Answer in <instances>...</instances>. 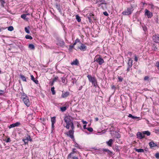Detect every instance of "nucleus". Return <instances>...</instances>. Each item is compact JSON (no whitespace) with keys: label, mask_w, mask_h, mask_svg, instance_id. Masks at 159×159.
Returning a JSON list of instances; mask_svg holds the SVG:
<instances>
[{"label":"nucleus","mask_w":159,"mask_h":159,"mask_svg":"<svg viewBox=\"0 0 159 159\" xmlns=\"http://www.w3.org/2000/svg\"><path fill=\"white\" fill-rule=\"evenodd\" d=\"M70 127L71 129L70 130L66 132L65 134L70 138L74 139L75 126L73 122H71V125Z\"/></svg>","instance_id":"1"},{"label":"nucleus","mask_w":159,"mask_h":159,"mask_svg":"<svg viewBox=\"0 0 159 159\" xmlns=\"http://www.w3.org/2000/svg\"><path fill=\"white\" fill-rule=\"evenodd\" d=\"M94 62H97L100 65H102L105 62L101 56L99 54H97L96 55L94 58Z\"/></svg>","instance_id":"2"},{"label":"nucleus","mask_w":159,"mask_h":159,"mask_svg":"<svg viewBox=\"0 0 159 159\" xmlns=\"http://www.w3.org/2000/svg\"><path fill=\"white\" fill-rule=\"evenodd\" d=\"M105 1H97L94 4H97V6H101L102 9L104 10L107 8V3Z\"/></svg>","instance_id":"3"},{"label":"nucleus","mask_w":159,"mask_h":159,"mask_svg":"<svg viewBox=\"0 0 159 159\" xmlns=\"http://www.w3.org/2000/svg\"><path fill=\"white\" fill-rule=\"evenodd\" d=\"M134 9L132 6L130 7L127 8L126 10H125L124 11L122 12L123 15L124 16H128L131 14Z\"/></svg>","instance_id":"4"},{"label":"nucleus","mask_w":159,"mask_h":159,"mask_svg":"<svg viewBox=\"0 0 159 159\" xmlns=\"http://www.w3.org/2000/svg\"><path fill=\"white\" fill-rule=\"evenodd\" d=\"M133 60L131 58H129L128 60V62L127 63V71L128 72L130 70H132V67L133 65Z\"/></svg>","instance_id":"5"},{"label":"nucleus","mask_w":159,"mask_h":159,"mask_svg":"<svg viewBox=\"0 0 159 159\" xmlns=\"http://www.w3.org/2000/svg\"><path fill=\"white\" fill-rule=\"evenodd\" d=\"M25 137V138L22 139V141L24 142V144H28L29 141H30L31 142L33 141L32 139L31 138L30 135L27 134V136Z\"/></svg>","instance_id":"6"},{"label":"nucleus","mask_w":159,"mask_h":159,"mask_svg":"<svg viewBox=\"0 0 159 159\" xmlns=\"http://www.w3.org/2000/svg\"><path fill=\"white\" fill-rule=\"evenodd\" d=\"M57 45L61 47H64L65 44L64 41L60 39H57Z\"/></svg>","instance_id":"7"},{"label":"nucleus","mask_w":159,"mask_h":159,"mask_svg":"<svg viewBox=\"0 0 159 159\" xmlns=\"http://www.w3.org/2000/svg\"><path fill=\"white\" fill-rule=\"evenodd\" d=\"M22 101L24 104L27 106L29 107L30 105V102L29 98L27 97L25 98H24L22 99Z\"/></svg>","instance_id":"8"},{"label":"nucleus","mask_w":159,"mask_h":159,"mask_svg":"<svg viewBox=\"0 0 159 159\" xmlns=\"http://www.w3.org/2000/svg\"><path fill=\"white\" fill-rule=\"evenodd\" d=\"M86 16L88 18L89 21L90 22H91L92 21V18H93L94 20L95 19L94 17V15L93 14V13L92 12H91L89 14H87L86 15Z\"/></svg>","instance_id":"9"},{"label":"nucleus","mask_w":159,"mask_h":159,"mask_svg":"<svg viewBox=\"0 0 159 159\" xmlns=\"http://www.w3.org/2000/svg\"><path fill=\"white\" fill-rule=\"evenodd\" d=\"M55 5L56 6V8L57 9V10L59 12H60V14L61 15L62 14V11L61 10V6L60 4L59 3L56 2Z\"/></svg>","instance_id":"10"},{"label":"nucleus","mask_w":159,"mask_h":159,"mask_svg":"<svg viewBox=\"0 0 159 159\" xmlns=\"http://www.w3.org/2000/svg\"><path fill=\"white\" fill-rule=\"evenodd\" d=\"M153 40L156 43H159V35L155 34L152 36Z\"/></svg>","instance_id":"11"},{"label":"nucleus","mask_w":159,"mask_h":159,"mask_svg":"<svg viewBox=\"0 0 159 159\" xmlns=\"http://www.w3.org/2000/svg\"><path fill=\"white\" fill-rule=\"evenodd\" d=\"M145 15L147 16L148 18H151L153 16L152 13L146 9L145 10Z\"/></svg>","instance_id":"12"},{"label":"nucleus","mask_w":159,"mask_h":159,"mask_svg":"<svg viewBox=\"0 0 159 159\" xmlns=\"http://www.w3.org/2000/svg\"><path fill=\"white\" fill-rule=\"evenodd\" d=\"M136 136L137 138L139 139H141L145 138V136L140 132H137Z\"/></svg>","instance_id":"13"},{"label":"nucleus","mask_w":159,"mask_h":159,"mask_svg":"<svg viewBox=\"0 0 159 159\" xmlns=\"http://www.w3.org/2000/svg\"><path fill=\"white\" fill-rule=\"evenodd\" d=\"M72 119V117L70 116H66L64 118V120L66 123H68V122H71Z\"/></svg>","instance_id":"14"},{"label":"nucleus","mask_w":159,"mask_h":159,"mask_svg":"<svg viewBox=\"0 0 159 159\" xmlns=\"http://www.w3.org/2000/svg\"><path fill=\"white\" fill-rule=\"evenodd\" d=\"M81 43L80 46L79 47V48L80 49L81 51H85L87 49V47L84 43Z\"/></svg>","instance_id":"15"},{"label":"nucleus","mask_w":159,"mask_h":159,"mask_svg":"<svg viewBox=\"0 0 159 159\" xmlns=\"http://www.w3.org/2000/svg\"><path fill=\"white\" fill-rule=\"evenodd\" d=\"M87 77H88L89 81L90 82H92L94 80H96V79L95 76L92 77L91 75L88 74L87 75Z\"/></svg>","instance_id":"16"},{"label":"nucleus","mask_w":159,"mask_h":159,"mask_svg":"<svg viewBox=\"0 0 159 159\" xmlns=\"http://www.w3.org/2000/svg\"><path fill=\"white\" fill-rule=\"evenodd\" d=\"M102 151L104 152H106L107 153V155L109 156H112V155H113V152L108 149L103 148Z\"/></svg>","instance_id":"17"},{"label":"nucleus","mask_w":159,"mask_h":159,"mask_svg":"<svg viewBox=\"0 0 159 159\" xmlns=\"http://www.w3.org/2000/svg\"><path fill=\"white\" fill-rule=\"evenodd\" d=\"M62 93L61 95V97L62 98H65L68 96H69L70 95V93L69 92H63L62 91Z\"/></svg>","instance_id":"18"},{"label":"nucleus","mask_w":159,"mask_h":159,"mask_svg":"<svg viewBox=\"0 0 159 159\" xmlns=\"http://www.w3.org/2000/svg\"><path fill=\"white\" fill-rule=\"evenodd\" d=\"M20 122H16L15 123H13V124H12L10 125H9V128L10 129V128H13V127H15L18 126H19L20 125Z\"/></svg>","instance_id":"19"},{"label":"nucleus","mask_w":159,"mask_h":159,"mask_svg":"<svg viewBox=\"0 0 159 159\" xmlns=\"http://www.w3.org/2000/svg\"><path fill=\"white\" fill-rule=\"evenodd\" d=\"M51 14L52 15H53V16H54V19L58 21L61 23V24L62 25H63V27H65V26L63 24V23L61 22V21H60V18L59 17L56 16V15H54L52 12H51Z\"/></svg>","instance_id":"20"},{"label":"nucleus","mask_w":159,"mask_h":159,"mask_svg":"<svg viewBox=\"0 0 159 159\" xmlns=\"http://www.w3.org/2000/svg\"><path fill=\"white\" fill-rule=\"evenodd\" d=\"M113 140L112 139H109L108 141H107L106 142L107 144L109 147H111L112 145L113 142Z\"/></svg>","instance_id":"21"},{"label":"nucleus","mask_w":159,"mask_h":159,"mask_svg":"<svg viewBox=\"0 0 159 159\" xmlns=\"http://www.w3.org/2000/svg\"><path fill=\"white\" fill-rule=\"evenodd\" d=\"M149 146L151 148L157 146V144L155 143L153 141H151L149 143Z\"/></svg>","instance_id":"22"},{"label":"nucleus","mask_w":159,"mask_h":159,"mask_svg":"<svg viewBox=\"0 0 159 159\" xmlns=\"http://www.w3.org/2000/svg\"><path fill=\"white\" fill-rule=\"evenodd\" d=\"M71 139H72V141L74 142V143L75 144L74 146H75V147H76L77 148H78L79 149H80V146L76 142V141H75V139L74 138V139H73V138H71Z\"/></svg>","instance_id":"23"},{"label":"nucleus","mask_w":159,"mask_h":159,"mask_svg":"<svg viewBox=\"0 0 159 159\" xmlns=\"http://www.w3.org/2000/svg\"><path fill=\"white\" fill-rule=\"evenodd\" d=\"M128 116L129 117L132 118V119H135V120L138 119V120H140V118L139 117H138L137 116H133L132 114H129Z\"/></svg>","instance_id":"24"},{"label":"nucleus","mask_w":159,"mask_h":159,"mask_svg":"<svg viewBox=\"0 0 159 159\" xmlns=\"http://www.w3.org/2000/svg\"><path fill=\"white\" fill-rule=\"evenodd\" d=\"M71 65H75L78 66L79 64V62L77 59H76L72 61L71 63Z\"/></svg>","instance_id":"25"},{"label":"nucleus","mask_w":159,"mask_h":159,"mask_svg":"<svg viewBox=\"0 0 159 159\" xmlns=\"http://www.w3.org/2000/svg\"><path fill=\"white\" fill-rule=\"evenodd\" d=\"M19 76L23 81L25 82L27 81L26 78L24 75H23L21 74H20Z\"/></svg>","instance_id":"26"},{"label":"nucleus","mask_w":159,"mask_h":159,"mask_svg":"<svg viewBox=\"0 0 159 159\" xmlns=\"http://www.w3.org/2000/svg\"><path fill=\"white\" fill-rule=\"evenodd\" d=\"M31 80H33L35 84H39V81L37 80H35L33 75H31Z\"/></svg>","instance_id":"27"},{"label":"nucleus","mask_w":159,"mask_h":159,"mask_svg":"<svg viewBox=\"0 0 159 159\" xmlns=\"http://www.w3.org/2000/svg\"><path fill=\"white\" fill-rule=\"evenodd\" d=\"M142 133L144 135L145 134L148 136H149L151 134L150 132L148 130L143 131Z\"/></svg>","instance_id":"28"},{"label":"nucleus","mask_w":159,"mask_h":159,"mask_svg":"<svg viewBox=\"0 0 159 159\" xmlns=\"http://www.w3.org/2000/svg\"><path fill=\"white\" fill-rule=\"evenodd\" d=\"M92 85L95 88H96L97 86H98L97 84V80H94V81L92 82Z\"/></svg>","instance_id":"29"},{"label":"nucleus","mask_w":159,"mask_h":159,"mask_svg":"<svg viewBox=\"0 0 159 159\" xmlns=\"http://www.w3.org/2000/svg\"><path fill=\"white\" fill-rule=\"evenodd\" d=\"M30 29V27L29 26H28L27 27H26L25 28V32L27 34L30 33V31L29 29Z\"/></svg>","instance_id":"30"},{"label":"nucleus","mask_w":159,"mask_h":159,"mask_svg":"<svg viewBox=\"0 0 159 159\" xmlns=\"http://www.w3.org/2000/svg\"><path fill=\"white\" fill-rule=\"evenodd\" d=\"M71 122H72L66 123V125L65 127L67 129H70V126H71Z\"/></svg>","instance_id":"31"},{"label":"nucleus","mask_w":159,"mask_h":159,"mask_svg":"<svg viewBox=\"0 0 159 159\" xmlns=\"http://www.w3.org/2000/svg\"><path fill=\"white\" fill-rule=\"evenodd\" d=\"M135 150L136 152H144V150L143 149H141V148H140V149L135 148Z\"/></svg>","instance_id":"32"},{"label":"nucleus","mask_w":159,"mask_h":159,"mask_svg":"<svg viewBox=\"0 0 159 159\" xmlns=\"http://www.w3.org/2000/svg\"><path fill=\"white\" fill-rule=\"evenodd\" d=\"M51 121L52 124H55L56 122V117L53 116L51 118Z\"/></svg>","instance_id":"33"},{"label":"nucleus","mask_w":159,"mask_h":159,"mask_svg":"<svg viewBox=\"0 0 159 159\" xmlns=\"http://www.w3.org/2000/svg\"><path fill=\"white\" fill-rule=\"evenodd\" d=\"M29 48L30 49H35V47L34 45L32 44H30L29 45Z\"/></svg>","instance_id":"34"},{"label":"nucleus","mask_w":159,"mask_h":159,"mask_svg":"<svg viewBox=\"0 0 159 159\" xmlns=\"http://www.w3.org/2000/svg\"><path fill=\"white\" fill-rule=\"evenodd\" d=\"M27 97L28 96H27V95L23 92L21 94V98L22 99L24 98H25Z\"/></svg>","instance_id":"35"},{"label":"nucleus","mask_w":159,"mask_h":159,"mask_svg":"<svg viewBox=\"0 0 159 159\" xmlns=\"http://www.w3.org/2000/svg\"><path fill=\"white\" fill-rule=\"evenodd\" d=\"M54 89L55 88L54 87H53L51 88V91L52 92V94L53 95H55L56 94V92Z\"/></svg>","instance_id":"36"},{"label":"nucleus","mask_w":159,"mask_h":159,"mask_svg":"<svg viewBox=\"0 0 159 159\" xmlns=\"http://www.w3.org/2000/svg\"><path fill=\"white\" fill-rule=\"evenodd\" d=\"M76 19L78 22H80L81 21V19L80 17L78 15H76Z\"/></svg>","instance_id":"37"},{"label":"nucleus","mask_w":159,"mask_h":159,"mask_svg":"<svg viewBox=\"0 0 159 159\" xmlns=\"http://www.w3.org/2000/svg\"><path fill=\"white\" fill-rule=\"evenodd\" d=\"M120 146H115L114 149L116 152H119L120 150Z\"/></svg>","instance_id":"38"},{"label":"nucleus","mask_w":159,"mask_h":159,"mask_svg":"<svg viewBox=\"0 0 159 159\" xmlns=\"http://www.w3.org/2000/svg\"><path fill=\"white\" fill-rule=\"evenodd\" d=\"M25 38L27 39H30L31 40L33 39L32 37L30 35H26L25 36Z\"/></svg>","instance_id":"39"},{"label":"nucleus","mask_w":159,"mask_h":159,"mask_svg":"<svg viewBox=\"0 0 159 159\" xmlns=\"http://www.w3.org/2000/svg\"><path fill=\"white\" fill-rule=\"evenodd\" d=\"M66 109L67 108L66 107H60L61 110L62 112H64L66 111Z\"/></svg>","instance_id":"40"},{"label":"nucleus","mask_w":159,"mask_h":159,"mask_svg":"<svg viewBox=\"0 0 159 159\" xmlns=\"http://www.w3.org/2000/svg\"><path fill=\"white\" fill-rule=\"evenodd\" d=\"M54 124H52L51 133H52L53 130H54L55 126H54Z\"/></svg>","instance_id":"41"},{"label":"nucleus","mask_w":159,"mask_h":159,"mask_svg":"<svg viewBox=\"0 0 159 159\" xmlns=\"http://www.w3.org/2000/svg\"><path fill=\"white\" fill-rule=\"evenodd\" d=\"M8 30L10 31H12L14 30V28L12 26H10L8 27Z\"/></svg>","instance_id":"42"},{"label":"nucleus","mask_w":159,"mask_h":159,"mask_svg":"<svg viewBox=\"0 0 159 159\" xmlns=\"http://www.w3.org/2000/svg\"><path fill=\"white\" fill-rule=\"evenodd\" d=\"M144 81H146V80L149 81L150 79H149V76H145L144 78Z\"/></svg>","instance_id":"43"},{"label":"nucleus","mask_w":159,"mask_h":159,"mask_svg":"<svg viewBox=\"0 0 159 159\" xmlns=\"http://www.w3.org/2000/svg\"><path fill=\"white\" fill-rule=\"evenodd\" d=\"M80 42V39H77L75 40V42L73 43V44H74V45H75L77 43Z\"/></svg>","instance_id":"44"},{"label":"nucleus","mask_w":159,"mask_h":159,"mask_svg":"<svg viewBox=\"0 0 159 159\" xmlns=\"http://www.w3.org/2000/svg\"><path fill=\"white\" fill-rule=\"evenodd\" d=\"M29 15V14H22L21 15V17L23 19H25L27 15Z\"/></svg>","instance_id":"45"},{"label":"nucleus","mask_w":159,"mask_h":159,"mask_svg":"<svg viewBox=\"0 0 159 159\" xmlns=\"http://www.w3.org/2000/svg\"><path fill=\"white\" fill-rule=\"evenodd\" d=\"M118 79L119 81L120 82H121L123 81V78L120 76H118Z\"/></svg>","instance_id":"46"},{"label":"nucleus","mask_w":159,"mask_h":159,"mask_svg":"<svg viewBox=\"0 0 159 159\" xmlns=\"http://www.w3.org/2000/svg\"><path fill=\"white\" fill-rule=\"evenodd\" d=\"M87 129L90 132H92L93 131V129L92 127L88 128Z\"/></svg>","instance_id":"47"},{"label":"nucleus","mask_w":159,"mask_h":159,"mask_svg":"<svg viewBox=\"0 0 159 159\" xmlns=\"http://www.w3.org/2000/svg\"><path fill=\"white\" fill-rule=\"evenodd\" d=\"M4 141H5L6 143L10 142L11 141L10 138L9 137L7 139L4 140Z\"/></svg>","instance_id":"48"},{"label":"nucleus","mask_w":159,"mask_h":159,"mask_svg":"<svg viewBox=\"0 0 159 159\" xmlns=\"http://www.w3.org/2000/svg\"><path fill=\"white\" fill-rule=\"evenodd\" d=\"M4 93L5 92L4 90H2L0 89V96L3 95Z\"/></svg>","instance_id":"49"},{"label":"nucleus","mask_w":159,"mask_h":159,"mask_svg":"<svg viewBox=\"0 0 159 159\" xmlns=\"http://www.w3.org/2000/svg\"><path fill=\"white\" fill-rule=\"evenodd\" d=\"M58 76H55L54 78L53 79V80L55 82L58 80Z\"/></svg>","instance_id":"50"},{"label":"nucleus","mask_w":159,"mask_h":159,"mask_svg":"<svg viewBox=\"0 0 159 159\" xmlns=\"http://www.w3.org/2000/svg\"><path fill=\"white\" fill-rule=\"evenodd\" d=\"M54 82L52 80V81H50L49 82V84L51 86H52L54 85Z\"/></svg>","instance_id":"51"},{"label":"nucleus","mask_w":159,"mask_h":159,"mask_svg":"<svg viewBox=\"0 0 159 159\" xmlns=\"http://www.w3.org/2000/svg\"><path fill=\"white\" fill-rule=\"evenodd\" d=\"M155 157L157 159H159V153H156L155 155Z\"/></svg>","instance_id":"52"},{"label":"nucleus","mask_w":159,"mask_h":159,"mask_svg":"<svg viewBox=\"0 0 159 159\" xmlns=\"http://www.w3.org/2000/svg\"><path fill=\"white\" fill-rule=\"evenodd\" d=\"M156 66L157 67L159 71V61H157L156 63Z\"/></svg>","instance_id":"53"},{"label":"nucleus","mask_w":159,"mask_h":159,"mask_svg":"<svg viewBox=\"0 0 159 159\" xmlns=\"http://www.w3.org/2000/svg\"><path fill=\"white\" fill-rule=\"evenodd\" d=\"M116 138L117 139H119L120 138V135L119 133H117L116 135Z\"/></svg>","instance_id":"54"},{"label":"nucleus","mask_w":159,"mask_h":159,"mask_svg":"<svg viewBox=\"0 0 159 159\" xmlns=\"http://www.w3.org/2000/svg\"><path fill=\"white\" fill-rule=\"evenodd\" d=\"M62 82L63 83H65L66 80V78L64 77H62L61 78Z\"/></svg>","instance_id":"55"},{"label":"nucleus","mask_w":159,"mask_h":159,"mask_svg":"<svg viewBox=\"0 0 159 159\" xmlns=\"http://www.w3.org/2000/svg\"><path fill=\"white\" fill-rule=\"evenodd\" d=\"M76 152H77V150H76V149L75 148H73L72 149V152H71L73 154L75 153Z\"/></svg>","instance_id":"56"},{"label":"nucleus","mask_w":159,"mask_h":159,"mask_svg":"<svg viewBox=\"0 0 159 159\" xmlns=\"http://www.w3.org/2000/svg\"><path fill=\"white\" fill-rule=\"evenodd\" d=\"M73 154L71 152L68 155L67 157L68 158H70L71 157L72 155Z\"/></svg>","instance_id":"57"},{"label":"nucleus","mask_w":159,"mask_h":159,"mask_svg":"<svg viewBox=\"0 0 159 159\" xmlns=\"http://www.w3.org/2000/svg\"><path fill=\"white\" fill-rule=\"evenodd\" d=\"M72 80H73V81H72V83H73V85H74L75 83H76V79L75 78H72Z\"/></svg>","instance_id":"58"},{"label":"nucleus","mask_w":159,"mask_h":159,"mask_svg":"<svg viewBox=\"0 0 159 159\" xmlns=\"http://www.w3.org/2000/svg\"><path fill=\"white\" fill-rule=\"evenodd\" d=\"M103 14L104 15L106 16H108V14L107 11L104 12Z\"/></svg>","instance_id":"59"},{"label":"nucleus","mask_w":159,"mask_h":159,"mask_svg":"<svg viewBox=\"0 0 159 159\" xmlns=\"http://www.w3.org/2000/svg\"><path fill=\"white\" fill-rule=\"evenodd\" d=\"M111 88L112 89H114L115 90L116 87L114 85H111Z\"/></svg>","instance_id":"60"},{"label":"nucleus","mask_w":159,"mask_h":159,"mask_svg":"<svg viewBox=\"0 0 159 159\" xmlns=\"http://www.w3.org/2000/svg\"><path fill=\"white\" fill-rule=\"evenodd\" d=\"M155 132L157 134H159V129H157L155 130Z\"/></svg>","instance_id":"61"},{"label":"nucleus","mask_w":159,"mask_h":159,"mask_svg":"<svg viewBox=\"0 0 159 159\" xmlns=\"http://www.w3.org/2000/svg\"><path fill=\"white\" fill-rule=\"evenodd\" d=\"M153 48V50L155 51H156L157 50V48L156 46H153L152 47Z\"/></svg>","instance_id":"62"},{"label":"nucleus","mask_w":159,"mask_h":159,"mask_svg":"<svg viewBox=\"0 0 159 159\" xmlns=\"http://www.w3.org/2000/svg\"><path fill=\"white\" fill-rule=\"evenodd\" d=\"M74 44H73L72 45H70L69 46V49H72V48H74Z\"/></svg>","instance_id":"63"},{"label":"nucleus","mask_w":159,"mask_h":159,"mask_svg":"<svg viewBox=\"0 0 159 159\" xmlns=\"http://www.w3.org/2000/svg\"><path fill=\"white\" fill-rule=\"evenodd\" d=\"M134 59H135V61L136 62H137L138 60V58H137V57H136V55L135 56V58Z\"/></svg>","instance_id":"64"}]
</instances>
